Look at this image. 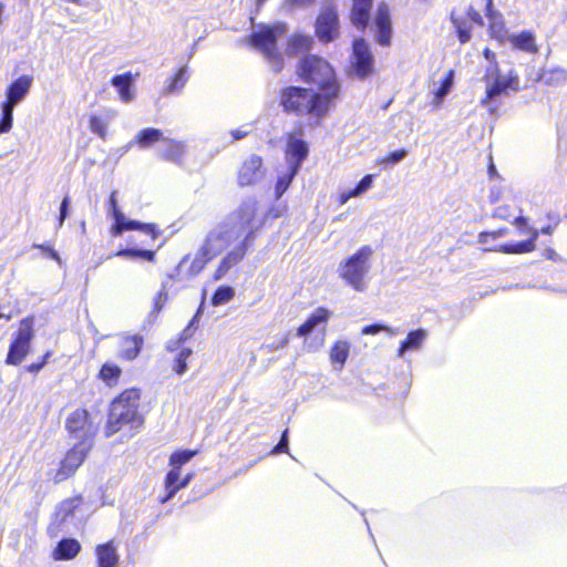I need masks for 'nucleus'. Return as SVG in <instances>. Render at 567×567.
<instances>
[{"label":"nucleus","instance_id":"obj_1","mask_svg":"<svg viewBox=\"0 0 567 567\" xmlns=\"http://www.w3.org/2000/svg\"><path fill=\"white\" fill-rule=\"evenodd\" d=\"M278 104L286 115L305 118L308 126H320L337 102L311 87L289 84L279 90Z\"/></svg>","mask_w":567,"mask_h":567},{"label":"nucleus","instance_id":"obj_2","mask_svg":"<svg viewBox=\"0 0 567 567\" xmlns=\"http://www.w3.org/2000/svg\"><path fill=\"white\" fill-rule=\"evenodd\" d=\"M297 75L307 84H316L317 92L338 102L342 96V84L334 68L318 54H306L297 63Z\"/></svg>","mask_w":567,"mask_h":567},{"label":"nucleus","instance_id":"obj_3","mask_svg":"<svg viewBox=\"0 0 567 567\" xmlns=\"http://www.w3.org/2000/svg\"><path fill=\"white\" fill-rule=\"evenodd\" d=\"M140 400L138 388L125 389L112 400L104 426L105 436L110 437L127 425L142 424L143 419L138 413Z\"/></svg>","mask_w":567,"mask_h":567},{"label":"nucleus","instance_id":"obj_4","mask_svg":"<svg viewBox=\"0 0 567 567\" xmlns=\"http://www.w3.org/2000/svg\"><path fill=\"white\" fill-rule=\"evenodd\" d=\"M116 194V190H112L106 202L107 212L114 219V223L110 228V233L116 237L125 231L136 230L148 238L145 243L146 245L154 244L162 235L159 226L156 223L126 220L124 214L118 208Z\"/></svg>","mask_w":567,"mask_h":567},{"label":"nucleus","instance_id":"obj_5","mask_svg":"<svg viewBox=\"0 0 567 567\" xmlns=\"http://www.w3.org/2000/svg\"><path fill=\"white\" fill-rule=\"evenodd\" d=\"M372 255V247L364 245L348 257L339 267L340 277L357 291L365 289L364 279L370 268Z\"/></svg>","mask_w":567,"mask_h":567},{"label":"nucleus","instance_id":"obj_6","mask_svg":"<svg viewBox=\"0 0 567 567\" xmlns=\"http://www.w3.org/2000/svg\"><path fill=\"white\" fill-rule=\"evenodd\" d=\"M279 33L271 25H261L258 31L248 35L247 43L262 53L275 73L285 68V60L278 49Z\"/></svg>","mask_w":567,"mask_h":567},{"label":"nucleus","instance_id":"obj_7","mask_svg":"<svg viewBox=\"0 0 567 567\" xmlns=\"http://www.w3.org/2000/svg\"><path fill=\"white\" fill-rule=\"evenodd\" d=\"M34 336V316L30 315L20 320L18 329L12 334L6 364L14 367L21 364L31 351Z\"/></svg>","mask_w":567,"mask_h":567},{"label":"nucleus","instance_id":"obj_8","mask_svg":"<svg viewBox=\"0 0 567 567\" xmlns=\"http://www.w3.org/2000/svg\"><path fill=\"white\" fill-rule=\"evenodd\" d=\"M512 224L517 227L522 235L527 236V239L516 243H507L499 245L491 250H495L506 255H522L528 254L536 249V241L539 234H551V227L545 226L540 230L528 225V219L524 216H516L512 220Z\"/></svg>","mask_w":567,"mask_h":567},{"label":"nucleus","instance_id":"obj_9","mask_svg":"<svg viewBox=\"0 0 567 567\" xmlns=\"http://www.w3.org/2000/svg\"><path fill=\"white\" fill-rule=\"evenodd\" d=\"M64 427L71 437L79 440L78 442L93 446L97 425L87 409L78 408L70 412L64 421Z\"/></svg>","mask_w":567,"mask_h":567},{"label":"nucleus","instance_id":"obj_10","mask_svg":"<svg viewBox=\"0 0 567 567\" xmlns=\"http://www.w3.org/2000/svg\"><path fill=\"white\" fill-rule=\"evenodd\" d=\"M315 35L319 42L327 44L340 35L339 10L334 2H326L319 9L315 21Z\"/></svg>","mask_w":567,"mask_h":567},{"label":"nucleus","instance_id":"obj_11","mask_svg":"<svg viewBox=\"0 0 567 567\" xmlns=\"http://www.w3.org/2000/svg\"><path fill=\"white\" fill-rule=\"evenodd\" d=\"M91 449L90 445H83V442H76L70 447L55 471L54 483L59 484L72 477L86 460Z\"/></svg>","mask_w":567,"mask_h":567},{"label":"nucleus","instance_id":"obj_12","mask_svg":"<svg viewBox=\"0 0 567 567\" xmlns=\"http://www.w3.org/2000/svg\"><path fill=\"white\" fill-rule=\"evenodd\" d=\"M255 241V230L251 229L246 234L244 239L229 250L217 265L213 276V281H219L223 279L234 267L238 266L246 257L249 247Z\"/></svg>","mask_w":567,"mask_h":567},{"label":"nucleus","instance_id":"obj_13","mask_svg":"<svg viewBox=\"0 0 567 567\" xmlns=\"http://www.w3.org/2000/svg\"><path fill=\"white\" fill-rule=\"evenodd\" d=\"M303 125L299 123L293 131L286 134L285 157L289 166L300 169L303 161L309 155L308 143L302 138Z\"/></svg>","mask_w":567,"mask_h":567},{"label":"nucleus","instance_id":"obj_14","mask_svg":"<svg viewBox=\"0 0 567 567\" xmlns=\"http://www.w3.org/2000/svg\"><path fill=\"white\" fill-rule=\"evenodd\" d=\"M265 174L264 159L260 155L250 154L236 171V182L239 187H250L259 183Z\"/></svg>","mask_w":567,"mask_h":567},{"label":"nucleus","instance_id":"obj_15","mask_svg":"<svg viewBox=\"0 0 567 567\" xmlns=\"http://www.w3.org/2000/svg\"><path fill=\"white\" fill-rule=\"evenodd\" d=\"M374 59L370 45L364 38H357L352 42V66L360 79H365L373 72Z\"/></svg>","mask_w":567,"mask_h":567},{"label":"nucleus","instance_id":"obj_16","mask_svg":"<svg viewBox=\"0 0 567 567\" xmlns=\"http://www.w3.org/2000/svg\"><path fill=\"white\" fill-rule=\"evenodd\" d=\"M375 29V42L381 47H389L392 41L391 10L386 2L381 1L377 6L373 18Z\"/></svg>","mask_w":567,"mask_h":567},{"label":"nucleus","instance_id":"obj_17","mask_svg":"<svg viewBox=\"0 0 567 567\" xmlns=\"http://www.w3.org/2000/svg\"><path fill=\"white\" fill-rule=\"evenodd\" d=\"M32 85V78L30 75H21L12 81L6 92V100L2 103V111L13 116V107L18 104L30 91Z\"/></svg>","mask_w":567,"mask_h":567},{"label":"nucleus","instance_id":"obj_18","mask_svg":"<svg viewBox=\"0 0 567 567\" xmlns=\"http://www.w3.org/2000/svg\"><path fill=\"white\" fill-rule=\"evenodd\" d=\"M492 83L487 86L484 97L481 101L482 105L487 104L494 97L506 92L507 89L517 91L519 89V76L515 70H509L505 79L491 76Z\"/></svg>","mask_w":567,"mask_h":567},{"label":"nucleus","instance_id":"obj_19","mask_svg":"<svg viewBox=\"0 0 567 567\" xmlns=\"http://www.w3.org/2000/svg\"><path fill=\"white\" fill-rule=\"evenodd\" d=\"M374 0H351L349 21L353 28L364 31L371 20Z\"/></svg>","mask_w":567,"mask_h":567},{"label":"nucleus","instance_id":"obj_20","mask_svg":"<svg viewBox=\"0 0 567 567\" xmlns=\"http://www.w3.org/2000/svg\"><path fill=\"white\" fill-rule=\"evenodd\" d=\"M144 337L141 334H123L120 339L117 358L124 362L137 359L144 348Z\"/></svg>","mask_w":567,"mask_h":567},{"label":"nucleus","instance_id":"obj_21","mask_svg":"<svg viewBox=\"0 0 567 567\" xmlns=\"http://www.w3.org/2000/svg\"><path fill=\"white\" fill-rule=\"evenodd\" d=\"M194 478L193 473H187L185 476H181V472L177 470L169 468L164 477V488L166 494L159 498L161 504L167 503L173 498L177 492L185 488Z\"/></svg>","mask_w":567,"mask_h":567},{"label":"nucleus","instance_id":"obj_22","mask_svg":"<svg viewBox=\"0 0 567 567\" xmlns=\"http://www.w3.org/2000/svg\"><path fill=\"white\" fill-rule=\"evenodd\" d=\"M226 239L225 230L213 229L207 233L198 250L212 261L223 251Z\"/></svg>","mask_w":567,"mask_h":567},{"label":"nucleus","instance_id":"obj_23","mask_svg":"<svg viewBox=\"0 0 567 567\" xmlns=\"http://www.w3.org/2000/svg\"><path fill=\"white\" fill-rule=\"evenodd\" d=\"M331 311L326 307H318L315 311H312L308 318L297 328L296 334L298 337L305 338L309 336L316 327L322 324L326 327L329 319L331 318ZM323 333L326 332V328L322 329Z\"/></svg>","mask_w":567,"mask_h":567},{"label":"nucleus","instance_id":"obj_24","mask_svg":"<svg viewBox=\"0 0 567 567\" xmlns=\"http://www.w3.org/2000/svg\"><path fill=\"white\" fill-rule=\"evenodd\" d=\"M258 207L256 203H243L235 212L236 219L241 228L255 230V234L262 227L264 220L257 221Z\"/></svg>","mask_w":567,"mask_h":567},{"label":"nucleus","instance_id":"obj_25","mask_svg":"<svg viewBox=\"0 0 567 567\" xmlns=\"http://www.w3.org/2000/svg\"><path fill=\"white\" fill-rule=\"evenodd\" d=\"M507 41L515 50L528 54L539 53V45L536 41V34L532 30H523L518 33H513L508 35Z\"/></svg>","mask_w":567,"mask_h":567},{"label":"nucleus","instance_id":"obj_26","mask_svg":"<svg viewBox=\"0 0 567 567\" xmlns=\"http://www.w3.org/2000/svg\"><path fill=\"white\" fill-rule=\"evenodd\" d=\"M313 47V39L305 33L295 32L292 33L286 43V54L288 56H297L299 54H310V50Z\"/></svg>","mask_w":567,"mask_h":567},{"label":"nucleus","instance_id":"obj_27","mask_svg":"<svg viewBox=\"0 0 567 567\" xmlns=\"http://www.w3.org/2000/svg\"><path fill=\"white\" fill-rule=\"evenodd\" d=\"M94 554L96 557V567H116L118 564V555L114 540L96 545Z\"/></svg>","mask_w":567,"mask_h":567},{"label":"nucleus","instance_id":"obj_28","mask_svg":"<svg viewBox=\"0 0 567 567\" xmlns=\"http://www.w3.org/2000/svg\"><path fill=\"white\" fill-rule=\"evenodd\" d=\"M81 549L82 546L78 539L72 537L62 538L52 550V558L58 561L72 560L80 554Z\"/></svg>","mask_w":567,"mask_h":567},{"label":"nucleus","instance_id":"obj_29","mask_svg":"<svg viewBox=\"0 0 567 567\" xmlns=\"http://www.w3.org/2000/svg\"><path fill=\"white\" fill-rule=\"evenodd\" d=\"M163 143L164 147L159 152V157L164 161L181 165L186 154L185 143L173 138H165Z\"/></svg>","mask_w":567,"mask_h":567},{"label":"nucleus","instance_id":"obj_30","mask_svg":"<svg viewBox=\"0 0 567 567\" xmlns=\"http://www.w3.org/2000/svg\"><path fill=\"white\" fill-rule=\"evenodd\" d=\"M123 370L122 368L112 361L104 362L96 378L107 388H116L120 384V380L122 378Z\"/></svg>","mask_w":567,"mask_h":567},{"label":"nucleus","instance_id":"obj_31","mask_svg":"<svg viewBox=\"0 0 567 567\" xmlns=\"http://www.w3.org/2000/svg\"><path fill=\"white\" fill-rule=\"evenodd\" d=\"M133 81L134 79L131 72L116 74L111 79L112 85L116 87L120 99L123 102H130L133 99V93L131 91Z\"/></svg>","mask_w":567,"mask_h":567},{"label":"nucleus","instance_id":"obj_32","mask_svg":"<svg viewBox=\"0 0 567 567\" xmlns=\"http://www.w3.org/2000/svg\"><path fill=\"white\" fill-rule=\"evenodd\" d=\"M567 72L565 69L560 66H555L548 70H542L536 80L537 82H543L546 85L558 86L566 82Z\"/></svg>","mask_w":567,"mask_h":567},{"label":"nucleus","instance_id":"obj_33","mask_svg":"<svg viewBox=\"0 0 567 567\" xmlns=\"http://www.w3.org/2000/svg\"><path fill=\"white\" fill-rule=\"evenodd\" d=\"M156 254L157 249H142L138 247H127L120 249L114 254L117 257H125L128 259H143L147 262L155 264L156 262Z\"/></svg>","mask_w":567,"mask_h":567},{"label":"nucleus","instance_id":"obj_34","mask_svg":"<svg viewBox=\"0 0 567 567\" xmlns=\"http://www.w3.org/2000/svg\"><path fill=\"white\" fill-rule=\"evenodd\" d=\"M426 333L423 329H416L408 333L406 338L400 343L398 355L402 357L405 351L421 348Z\"/></svg>","mask_w":567,"mask_h":567},{"label":"nucleus","instance_id":"obj_35","mask_svg":"<svg viewBox=\"0 0 567 567\" xmlns=\"http://www.w3.org/2000/svg\"><path fill=\"white\" fill-rule=\"evenodd\" d=\"M450 20L454 27L457 40L461 44L467 43L472 38V27L462 17L456 16L454 12L451 13Z\"/></svg>","mask_w":567,"mask_h":567},{"label":"nucleus","instance_id":"obj_36","mask_svg":"<svg viewBox=\"0 0 567 567\" xmlns=\"http://www.w3.org/2000/svg\"><path fill=\"white\" fill-rule=\"evenodd\" d=\"M163 140H165V137H163V133L161 130L155 127H147L141 130L137 133L135 137V143L142 148H147L156 142H163Z\"/></svg>","mask_w":567,"mask_h":567},{"label":"nucleus","instance_id":"obj_37","mask_svg":"<svg viewBox=\"0 0 567 567\" xmlns=\"http://www.w3.org/2000/svg\"><path fill=\"white\" fill-rule=\"evenodd\" d=\"M350 352V344L348 341H337L332 344L329 357L332 364H338L342 369Z\"/></svg>","mask_w":567,"mask_h":567},{"label":"nucleus","instance_id":"obj_38","mask_svg":"<svg viewBox=\"0 0 567 567\" xmlns=\"http://www.w3.org/2000/svg\"><path fill=\"white\" fill-rule=\"evenodd\" d=\"M114 113L112 111L109 112L106 117L92 114L89 117V128L90 131L97 135L101 140H105L107 137V125L109 120L113 117Z\"/></svg>","mask_w":567,"mask_h":567},{"label":"nucleus","instance_id":"obj_39","mask_svg":"<svg viewBox=\"0 0 567 567\" xmlns=\"http://www.w3.org/2000/svg\"><path fill=\"white\" fill-rule=\"evenodd\" d=\"M83 503L82 495L72 496L63 499L56 509V516L60 517L61 522L66 520L68 517L72 516L76 508Z\"/></svg>","mask_w":567,"mask_h":567},{"label":"nucleus","instance_id":"obj_40","mask_svg":"<svg viewBox=\"0 0 567 567\" xmlns=\"http://www.w3.org/2000/svg\"><path fill=\"white\" fill-rule=\"evenodd\" d=\"M488 34L499 43L507 40V29L502 13L496 16L494 19L488 20Z\"/></svg>","mask_w":567,"mask_h":567},{"label":"nucleus","instance_id":"obj_41","mask_svg":"<svg viewBox=\"0 0 567 567\" xmlns=\"http://www.w3.org/2000/svg\"><path fill=\"white\" fill-rule=\"evenodd\" d=\"M196 454V450L176 451L169 456L168 465L171 466V468L181 472L182 466L189 462Z\"/></svg>","mask_w":567,"mask_h":567},{"label":"nucleus","instance_id":"obj_42","mask_svg":"<svg viewBox=\"0 0 567 567\" xmlns=\"http://www.w3.org/2000/svg\"><path fill=\"white\" fill-rule=\"evenodd\" d=\"M187 82L186 68H179L173 75H171L165 85V93H173L184 87Z\"/></svg>","mask_w":567,"mask_h":567},{"label":"nucleus","instance_id":"obj_43","mask_svg":"<svg viewBox=\"0 0 567 567\" xmlns=\"http://www.w3.org/2000/svg\"><path fill=\"white\" fill-rule=\"evenodd\" d=\"M483 56L488 61V65L485 70V73H484V76H483V80L485 82H489V79L491 76H497L499 75V72H501V69H499V64H498V61H497V56H496V53L493 52L491 49L488 48H485L483 50Z\"/></svg>","mask_w":567,"mask_h":567},{"label":"nucleus","instance_id":"obj_44","mask_svg":"<svg viewBox=\"0 0 567 567\" xmlns=\"http://www.w3.org/2000/svg\"><path fill=\"white\" fill-rule=\"evenodd\" d=\"M235 297V290L230 286H219L213 293L210 303L218 307L231 301Z\"/></svg>","mask_w":567,"mask_h":567},{"label":"nucleus","instance_id":"obj_45","mask_svg":"<svg viewBox=\"0 0 567 567\" xmlns=\"http://www.w3.org/2000/svg\"><path fill=\"white\" fill-rule=\"evenodd\" d=\"M298 172L299 169L296 167L289 166L288 172L277 178L275 186L276 198L281 197L282 194L289 188Z\"/></svg>","mask_w":567,"mask_h":567},{"label":"nucleus","instance_id":"obj_46","mask_svg":"<svg viewBox=\"0 0 567 567\" xmlns=\"http://www.w3.org/2000/svg\"><path fill=\"white\" fill-rule=\"evenodd\" d=\"M192 353V349L187 347H183L177 352L172 365V369L176 374L182 375L187 371V361Z\"/></svg>","mask_w":567,"mask_h":567},{"label":"nucleus","instance_id":"obj_47","mask_svg":"<svg viewBox=\"0 0 567 567\" xmlns=\"http://www.w3.org/2000/svg\"><path fill=\"white\" fill-rule=\"evenodd\" d=\"M453 79H454V71L450 70L445 74L443 80L441 81L440 86L434 92L437 103H440L442 101V99L450 92L452 84H453Z\"/></svg>","mask_w":567,"mask_h":567},{"label":"nucleus","instance_id":"obj_48","mask_svg":"<svg viewBox=\"0 0 567 567\" xmlns=\"http://www.w3.org/2000/svg\"><path fill=\"white\" fill-rule=\"evenodd\" d=\"M209 262L210 260L206 256H204L199 250H197L194 259L189 265L188 274L190 276L199 275Z\"/></svg>","mask_w":567,"mask_h":567},{"label":"nucleus","instance_id":"obj_49","mask_svg":"<svg viewBox=\"0 0 567 567\" xmlns=\"http://www.w3.org/2000/svg\"><path fill=\"white\" fill-rule=\"evenodd\" d=\"M167 300H168L167 281H163L161 290L156 293V296L153 299L152 311L156 312V313L161 312L163 310V308L165 307Z\"/></svg>","mask_w":567,"mask_h":567},{"label":"nucleus","instance_id":"obj_50","mask_svg":"<svg viewBox=\"0 0 567 567\" xmlns=\"http://www.w3.org/2000/svg\"><path fill=\"white\" fill-rule=\"evenodd\" d=\"M53 352L51 350L45 351L35 362H32L24 367V371L38 374L49 362L50 358L52 357Z\"/></svg>","mask_w":567,"mask_h":567},{"label":"nucleus","instance_id":"obj_51","mask_svg":"<svg viewBox=\"0 0 567 567\" xmlns=\"http://www.w3.org/2000/svg\"><path fill=\"white\" fill-rule=\"evenodd\" d=\"M408 152L405 148H400L393 152L388 153L385 156H383L381 159L378 161L379 164L384 165H394L399 162H401L405 156Z\"/></svg>","mask_w":567,"mask_h":567},{"label":"nucleus","instance_id":"obj_52","mask_svg":"<svg viewBox=\"0 0 567 567\" xmlns=\"http://www.w3.org/2000/svg\"><path fill=\"white\" fill-rule=\"evenodd\" d=\"M509 233L508 228L502 227L496 230L491 231H481L478 234V241L481 244H487L489 240H494L496 238H499L502 236H505Z\"/></svg>","mask_w":567,"mask_h":567},{"label":"nucleus","instance_id":"obj_53","mask_svg":"<svg viewBox=\"0 0 567 567\" xmlns=\"http://www.w3.org/2000/svg\"><path fill=\"white\" fill-rule=\"evenodd\" d=\"M493 216L501 220H509L514 217V209L511 205H501L495 208Z\"/></svg>","mask_w":567,"mask_h":567},{"label":"nucleus","instance_id":"obj_54","mask_svg":"<svg viewBox=\"0 0 567 567\" xmlns=\"http://www.w3.org/2000/svg\"><path fill=\"white\" fill-rule=\"evenodd\" d=\"M32 248L41 250L45 256H48L49 258H51V259H53V260H55L58 262L61 261L59 252L52 246H50V245H47V244H33Z\"/></svg>","mask_w":567,"mask_h":567},{"label":"nucleus","instance_id":"obj_55","mask_svg":"<svg viewBox=\"0 0 567 567\" xmlns=\"http://www.w3.org/2000/svg\"><path fill=\"white\" fill-rule=\"evenodd\" d=\"M373 183V175H365L361 178V181L357 184V186L353 188V194L357 196L361 195L362 193L367 192Z\"/></svg>","mask_w":567,"mask_h":567},{"label":"nucleus","instance_id":"obj_56","mask_svg":"<svg viewBox=\"0 0 567 567\" xmlns=\"http://www.w3.org/2000/svg\"><path fill=\"white\" fill-rule=\"evenodd\" d=\"M70 196L65 195L60 205V214L58 217V226L62 227L64 220L69 216Z\"/></svg>","mask_w":567,"mask_h":567},{"label":"nucleus","instance_id":"obj_57","mask_svg":"<svg viewBox=\"0 0 567 567\" xmlns=\"http://www.w3.org/2000/svg\"><path fill=\"white\" fill-rule=\"evenodd\" d=\"M382 331L392 332L388 326L382 324V323L368 324L361 329V333L365 334V336L367 334H377Z\"/></svg>","mask_w":567,"mask_h":567},{"label":"nucleus","instance_id":"obj_58","mask_svg":"<svg viewBox=\"0 0 567 567\" xmlns=\"http://www.w3.org/2000/svg\"><path fill=\"white\" fill-rule=\"evenodd\" d=\"M271 454L288 453V429H286L280 437L278 444L271 450Z\"/></svg>","mask_w":567,"mask_h":567},{"label":"nucleus","instance_id":"obj_59","mask_svg":"<svg viewBox=\"0 0 567 567\" xmlns=\"http://www.w3.org/2000/svg\"><path fill=\"white\" fill-rule=\"evenodd\" d=\"M12 124H13V116H11L2 111L1 120H0V134L9 132L12 128Z\"/></svg>","mask_w":567,"mask_h":567},{"label":"nucleus","instance_id":"obj_60","mask_svg":"<svg viewBox=\"0 0 567 567\" xmlns=\"http://www.w3.org/2000/svg\"><path fill=\"white\" fill-rule=\"evenodd\" d=\"M315 2V0H284V4L287 9L293 10L296 8L307 7Z\"/></svg>","mask_w":567,"mask_h":567},{"label":"nucleus","instance_id":"obj_61","mask_svg":"<svg viewBox=\"0 0 567 567\" xmlns=\"http://www.w3.org/2000/svg\"><path fill=\"white\" fill-rule=\"evenodd\" d=\"M466 16L475 24H477V25L484 24L482 14L474 7H472V6L468 7V9L466 11Z\"/></svg>","mask_w":567,"mask_h":567},{"label":"nucleus","instance_id":"obj_62","mask_svg":"<svg viewBox=\"0 0 567 567\" xmlns=\"http://www.w3.org/2000/svg\"><path fill=\"white\" fill-rule=\"evenodd\" d=\"M179 272H181V264L177 265L172 272L166 275L164 281H167V289L172 286L173 282H175L178 279Z\"/></svg>","mask_w":567,"mask_h":567},{"label":"nucleus","instance_id":"obj_63","mask_svg":"<svg viewBox=\"0 0 567 567\" xmlns=\"http://www.w3.org/2000/svg\"><path fill=\"white\" fill-rule=\"evenodd\" d=\"M493 1L494 0H486L485 16L487 17L488 20L494 19L496 16L501 14V12L494 10Z\"/></svg>","mask_w":567,"mask_h":567},{"label":"nucleus","instance_id":"obj_64","mask_svg":"<svg viewBox=\"0 0 567 567\" xmlns=\"http://www.w3.org/2000/svg\"><path fill=\"white\" fill-rule=\"evenodd\" d=\"M543 257L547 260H551V261H557L559 259V256L558 254L556 252V250L554 248H546L544 251H543Z\"/></svg>","mask_w":567,"mask_h":567}]
</instances>
